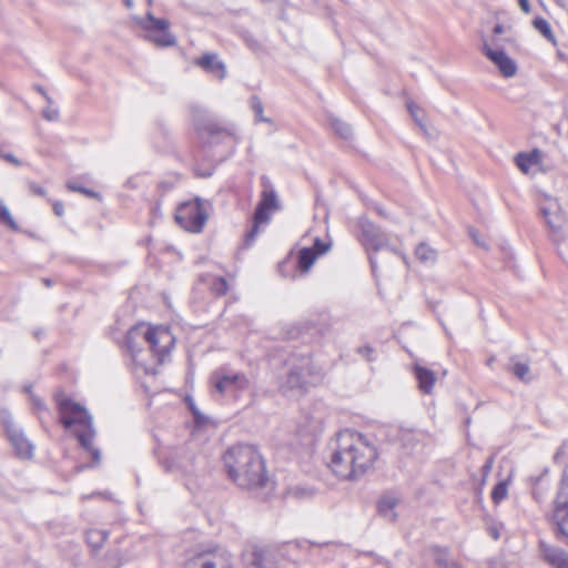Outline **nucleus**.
Instances as JSON below:
<instances>
[{
  "mask_svg": "<svg viewBox=\"0 0 568 568\" xmlns=\"http://www.w3.org/2000/svg\"><path fill=\"white\" fill-rule=\"evenodd\" d=\"M377 456L376 446L366 436L344 429L337 434L329 466L337 477L355 480L373 466Z\"/></svg>",
  "mask_w": 568,
  "mask_h": 568,
  "instance_id": "1",
  "label": "nucleus"
},
{
  "mask_svg": "<svg viewBox=\"0 0 568 568\" xmlns=\"http://www.w3.org/2000/svg\"><path fill=\"white\" fill-rule=\"evenodd\" d=\"M230 479L242 489H254L267 483L265 465L260 453L250 445H235L223 456Z\"/></svg>",
  "mask_w": 568,
  "mask_h": 568,
  "instance_id": "2",
  "label": "nucleus"
},
{
  "mask_svg": "<svg viewBox=\"0 0 568 568\" xmlns=\"http://www.w3.org/2000/svg\"><path fill=\"white\" fill-rule=\"evenodd\" d=\"M54 400L61 424L67 429L78 426L74 435L80 445L91 454L94 464L98 465L101 462V452L93 447L95 429L93 428L92 416L82 405L69 398L63 392H57Z\"/></svg>",
  "mask_w": 568,
  "mask_h": 568,
  "instance_id": "3",
  "label": "nucleus"
},
{
  "mask_svg": "<svg viewBox=\"0 0 568 568\" xmlns=\"http://www.w3.org/2000/svg\"><path fill=\"white\" fill-rule=\"evenodd\" d=\"M54 400L61 424L67 429L78 426L74 435L80 445L91 454L94 464L98 465L101 462V452L93 447L95 429L93 428L92 416L82 405L69 398L63 392H57Z\"/></svg>",
  "mask_w": 568,
  "mask_h": 568,
  "instance_id": "4",
  "label": "nucleus"
},
{
  "mask_svg": "<svg viewBox=\"0 0 568 568\" xmlns=\"http://www.w3.org/2000/svg\"><path fill=\"white\" fill-rule=\"evenodd\" d=\"M142 338L149 344L150 351L156 358L159 364L165 361L175 344V337L169 327L165 326H145L144 324L132 327L126 334V346L131 353L132 359L138 368H141L145 374H153L154 368L148 367L139 361V349L136 341Z\"/></svg>",
  "mask_w": 568,
  "mask_h": 568,
  "instance_id": "5",
  "label": "nucleus"
},
{
  "mask_svg": "<svg viewBox=\"0 0 568 568\" xmlns=\"http://www.w3.org/2000/svg\"><path fill=\"white\" fill-rule=\"evenodd\" d=\"M287 371L281 383V390L291 393H304L315 386L322 379L320 372L313 365V361L306 355H292L286 361Z\"/></svg>",
  "mask_w": 568,
  "mask_h": 568,
  "instance_id": "6",
  "label": "nucleus"
},
{
  "mask_svg": "<svg viewBox=\"0 0 568 568\" xmlns=\"http://www.w3.org/2000/svg\"><path fill=\"white\" fill-rule=\"evenodd\" d=\"M214 392L222 396L237 399L252 387V382L243 372L220 367L210 375Z\"/></svg>",
  "mask_w": 568,
  "mask_h": 568,
  "instance_id": "7",
  "label": "nucleus"
},
{
  "mask_svg": "<svg viewBox=\"0 0 568 568\" xmlns=\"http://www.w3.org/2000/svg\"><path fill=\"white\" fill-rule=\"evenodd\" d=\"M263 191L261 200L256 206L253 216V226L246 234L247 243L252 242L258 233V226L271 221L272 213L281 209V204L275 190L266 176L262 178Z\"/></svg>",
  "mask_w": 568,
  "mask_h": 568,
  "instance_id": "8",
  "label": "nucleus"
},
{
  "mask_svg": "<svg viewBox=\"0 0 568 568\" xmlns=\"http://www.w3.org/2000/svg\"><path fill=\"white\" fill-rule=\"evenodd\" d=\"M207 217L205 204L199 197L181 203L175 212L176 223L191 233L202 232Z\"/></svg>",
  "mask_w": 568,
  "mask_h": 568,
  "instance_id": "9",
  "label": "nucleus"
},
{
  "mask_svg": "<svg viewBox=\"0 0 568 568\" xmlns=\"http://www.w3.org/2000/svg\"><path fill=\"white\" fill-rule=\"evenodd\" d=\"M135 21L145 31V38L155 45L171 47L176 43L175 37L169 31V20L155 18L148 12L145 18H138Z\"/></svg>",
  "mask_w": 568,
  "mask_h": 568,
  "instance_id": "10",
  "label": "nucleus"
},
{
  "mask_svg": "<svg viewBox=\"0 0 568 568\" xmlns=\"http://www.w3.org/2000/svg\"><path fill=\"white\" fill-rule=\"evenodd\" d=\"M185 568H233V556L222 547L202 550L186 560Z\"/></svg>",
  "mask_w": 568,
  "mask_h": 568,
  "instance_id": "11",
  "label": "nucleus"
},
{
  "mask_svg": "<svg viewBox=\"0 0 568 568\" xmlns=\"http://www.w3.org/2000/svg\"><path fill=\"white\" fill-rule=\"evenodd\" d=\"M550 520L558 534L568 540V474L565 471L561 486L554 501Z\"/></svg>",
  "mask_w": 568,
  "mask_h": 568,
  "instance_id": "12",
  "label": "nucleus"
},
{
  "mask_svg": "<svg viewBox=\"0 0 568 568\" xmlns=\"http://www.w3.org/2000/svg\"><path fill=\"white\" fill-rule=\"evenodd\" d=\"M361 242L367 251L377 252L389 244L387 235L368 220L359 221Z\"/></svg>",
  "mask_w": 568,
  "mask_h": 568,
  "instance_id": "13",
  "label": "nucleus"
},
{
  "mask_svg": "<svg viewBox=\"0 0 568 568\" xmlns=\"http://www.w3.org/2000/svg\"><path fill=\"white\" fill-rule=\"evenodd\" d=\"M540 212L546 220V224L556 237V241L562 240L561 229L565 217L559 203L556 200H549L541 206Z\"/></svg>",
  "mask_w": 568,
  "mask_h": 568,
  "instance_id": "14",
  "label": "nucleus"
},
{
  "mask_svg": "<svg viewBox=\"0 0 568 568\" xmlns=\"http://www.w3.org/2000/svg\"><path fill=\"white\" fill-rule=\"evenodd\" d=\"M4 426L9 440L12 444L17 455L21 458H31L33 453V445L24 436L23 432L19 429L12 420H6Z\"/></svg>",
  "mask_w": 568,
  "mask_h": 568,
  "instance_id": "15",
  "label": "nucleus"
},
{
  "mask_svg": "<svg viewBox=\"0 0 568 568\" xmlns=\"http://www.w3.org/2000/svg\"><path fill=\"white\" fill-rule=\"evenodd\" d=\"M483 52L499 69L500 73L506 78H511L517 72V65L503 50H494L488 44H484Z\"/></svg>",
  "mask_w": 568,
  "mask_h": 568,
  "instance_id": "16",
  "label": "nucleus"
},
{
  "mask_svg": "<svg viewBox=\"0 0 568 568\" xmlns=\"http://www.w3.org/2000/svg\"><path fill=\"white\" fill-rule=\"evenodd\" d=\"M247 568H276L274 552L264 547H253L250 554L245 555Z\"/></svg>",
  "mask_w": 568,
  "mask_h": 568,
  "instance_id": "17",
  "label": "nucleus"
},
{
  "mask_svg": "<svg viewBox=\"0 0 568 568\" xmlns=\"http://www.w3.org/2000/svg\"><path fill=\"white\" fill-rule=\"evenodd\" d=\"M329 245L321 239H316L313 247H303L298 252L297 266L302 272H307L314 264L317 256L324 254Z\"/></svg>",
  "mask_w": 568,
  "mask_h": 568,
  "instance_id": "18",
  "label": "nucleus"
},
{
  "mask_svg": "<svg viewBox=\"0 0 568 568\" xmlns=\"http://www.w3.org/2000/svg\"><path fill=\"white\" fill-rule=\"evenodd\" d=\"M196 65L204 71L212 73L219 80H223L226 75V68L222 61L217 59L215 53H205L195 61Z\"/></svg>",
  "mask_w": 568,
  "mask_h": 568,
  "instance_id": "19",
  "label": "nucleus"
},
{
  "mask_svg": "<svg viewBox=\"0 0 568 568\" xmlns=\"http://www.w3.org/2000/svg\"><path fill=\"white\" fill-rule=\"evenodd\" d=\"M415 377L418 382V388L424 394H430L436 382L435 373L426 367L415 364L414 366Z\"/></svg>",
  "mask_w": 568,
  "mask_h": 568,
  "instance_id": "20",
  "label": "nucleus"
},
{
  "mask_svg": "<svg viewBox=\"0 0 568 568\" xmlns=\"http://www.w3.org/2000/svg\"><path fill=\"white\" fill-rule=\"evenodd\" d=\"M545 560L554 568H568V552L558 547L542 549Z\"/></svg>",
  "mask_w": 568,
  "mask_h": 568,
  "instance_id": "21",
  "label": "nucleus"
},
{
  "mask_svg": "<svg viewBox=\"0 0 568 568\" xmlns=\"http://www.w3.org/2000/svg\"><path fill=\"white\" fill-rule=\"evenodd\" d=\"M195 128L199 131L201 138L203 139L205 135H207L209 138H214L215 135L226 133V130L212 119H206L203 121L201 119H195Z\"/></svg>",
  "mask_w": 568,
  "mask_h": 568,
  "instance_id": "22",
  "label": "nucleus"
},
{
  "mask_svg": "<svg viewBox=\"0 0 568 568\" xmlns=\"http://www.w3.org/2000/svg\"><path fill=\"white\" fill-rule=\"evenodd\" d=\"M399 499L393 495H386L381 498L378 501V513L387 520L395 521L397 515L395 511L396 506L398 505Z\"/></svg>",
  "mask_w": 568,
  "mask_h": 568,
  "instance_id": "23",
  "label": "nucleus"
},
{
  "mask_svg": "<svg viewBox=\"0 0 568 568\" xmlns=\"http://www.w3.org/2000/svg\"><path fill=\"white\" fill-rule=\"evenodd\" d=\"M434 561L438 568H460L459 565L449 557L446 548H433Z\"/></svg>",
  "mask_w": 568,
  "mask_h": 568,
  "instance_id": "24",
  "label": "nucleus"
},
{
  "mask_svg": "<svg viewBox=\"0 0 568 568\" xmlns=\"http://www.w3.org/2000/svg\"><path fill=\"white\" fill-rule=\"evenodd\" d=\"M539 159V152L537 150L530 153H519L515 161L519 170L524 173H528L534 164H537Z\"/></svg>",
  "mask_w": 568,
  "mask_h": 568,
  "instance_id": "25",
  "label": "nucleus"
},
{
  "mask_svg": "<svg viewBox=\"0 0 568 568\" xmlns=\"http://www.w3.org/2000/svg\"><path fill=\"white\" fill-rule=\"evenodd\" d=\"M85 536L88 545L92 549L98 550L103 546L108 539L109 534L102 529H89Z\"/></svg>",
  "mask_w": 568,
  "mask_h": 568,
  "instance_id": "26",
  "label": "nucleus"
},
{
  "mask_svg": "<svg viewBox=\"0 0 568 568\" xmlns=\"http://www.w3.org/2000/svg\"><path fill=\"white\" fill-rule=\"evenodd\" d=\"M415 255L423 263H435L437 260V252L426 243L417 245Z\"/></svg>",
  "mask_w": 568,
  "mask_h": 568,
  "instance_id": "27",
  "label": "nucleus"
},
{
  "mask_svg": "<svg viewBox=\"0 0 568 568\" xmlns=\"http://www.w3.org/2000/svg\"><path fill=\"white\" fill-rule=\"evenodd\" d=\"M323 429V418L321 416H312L302 424L300 432L305 435H315Z\"/></svg>",
  "mask_w": 568,
  "mask_h": 568,
  "instance_id": "28",
  "label": "nucleus"
},
{
  "mask_svg": "<svg viewBox=\"0 0 568 568\" xmlns=\"http://www.w3.org/2000/svg\"><path fill=\"white\" fill-rule=\"evenodd\" d=\"M535 29L539 31L548 41L556 44V38L551 31L548 21L544 18H536L532 22Z\"/></svg>",
  "mask_w": 568,
  "mask_h": 568,
  "instance_id": "29",
  "label": "nucleus"
},
{
  "mask_svg": "<svg viewBox=\"0 0 568 568\" xmlns=\"http://www.w3.org/2000/svg\"><path fill=\"white\" fill-rule=\"evenodd\" d=\"M331 128L334 132L339 135L342 139H349L352 136V128L346 122L341 121L339 119H332L329 121Z\"/></svg>",
  "mask_w": 568,
  "mask_h": 568,
  "instance_id": "30",
  "label": "nucleus"
},
{
  "mask_svg": "<svg viewBox=\"0 0 568 568\" xmlns=\"http://www.w3.org/2000/svg\"><path fill=\"white\" fill-rule=\"evenodd\" d=\"M0 224L6 225L12 231H18L19 226L12 217L10 211L4 205V203L0 200Z\"/></svg>",
  "mask_w": 568,
  "mask_h": 568,
  "instance_id": "31",
  "label": "nucleus"
},
{
  "mask_svg": "<svg viewBox=\"0 0 568 568\" xmlns=\"http://www.w3.org/2000/svg\"><path fill=\"white\" fill-rule=\"evenodd\" d=\"M251 108L254 112V118H255L256 122H270L271 121L268 118H265L263 115L264 108H263V103L258 97L254 95L251 98Z\"/></svg>",
  "mask_w": 568,
  "mask_h": 568,
  "instance_id": "32",
  "label": "nucleus"
},
{
  "mask_svg": "<svg viewBox=\"0 0 568 568\" xmlns=\"http://www.w3.org/2000/svg\"><path fill=\"white\" fill-rule=\"evenodd\" d=\"M511 372L520 381L528 382V374L530 372L529 365L527 363L515 362L511 367Z\"/></svg>",
  "mask_w": 568,
  "mask_h": 568,
  "instance_id": "33",
  "label": "nucleus"
},
{
  "mask_svg": "<svg viewBox=\"0 0 568 568\" xmlns=\"http://www.w3.org/2000/svg\"><path fill=\"white\" fill-rule=\"evenodd\" d=\"M229 290V285H227V282L224 277H214L212 283H211V291L217 295V296H222L224 294H226Z\"/></svg>",
  "mask_w": 568,
  "mask_h": 568,
  "instance_id": "34",
  "label": "nucleus"
},
{
  "mask_svg": "<svg viewBox=\"0 0 568 568\" xmlns=\"http://www.w3.org/2000/svg\"><path fill=\"white\" fill-rule=\"evenodd\" d=\"M508 487L506 481L498 483L493 491H491V498L495 504H499L501 500H504L507 496Z\"/></svg>",
  "mask_w": 568,
  "mask_h": 568,
  "instance_id": "35",
  "label": "nucleus"
},
{
  "mask_svg": "<svg viewBox=\"0 0 568 568\" xmlns=\"http://www.w3.org/2000/svg\"><path fill=\"white\" fill-rule=\"evenodd\" d=\"M67 187H68L69 190H71V191L80 192V193L85 194V195L91 196V197H95V196H98V194H97L94 191H91V190H89V189H87V187H83V186H81V185H78V184H77V183H74V182H69V183L67 184Z\"/></svg>",
  "mask_w": 568,
  "mask_h": 568,
  "instance_id": "36",
  "label": "nucleus"
},
{
  "mask_svg": "<svg viewBox=\"0 0 568 568\" xmlns=\"http://www.w3.org/2000/svg\"><path fill=\"white\" fill-rule=\"evenodd\" d=\"M166 469L169 471L174 470L175 468H186V465L179 460L178 456H172L169 459H166Z\"/></svg>",
  "mask_w": 568,
  "mask_h": 568,
  "instance_id": "37",
  "label": "nucleus"
},
{
  "mask_svg": "<svg viewBox=\"0 0 568 568\" xmlns=\"http://www.w3.org/2000/svg\"><path fill=\"white\" fill-rule=\"evenodd\" d=\"M407 109H408V111H409L410 115L413 116V119L415 120V122H416V123H417L422 129H424V125H423V123H422V119H420V116H419V108H418L415 103L410 102V103H408V104H407Z\"/></svg>",
  "mask_w": 568,
  "mask_h": 568,
  "instance_id": "38",
  "label": "nucleus"
},
{
  "mask_svg": "<svg viewBox=\"0 0 568 568\" xmlns=\"http://www.w3.org/2000/svg\"><path fill=\"white\" fill-rule=\"evenodd\" d=\"M42 115L48 121H57L59 119V111L57 109L47 108L43 110Z\"/></svg>",
  "mask_w": 568,
  "mask_h": 568,
  "instance_id": "39",
  "label": "nucleus"
},
{
  "mask_svg": "<svg viewBox=\"0 0 568 568\" xmlns=\"http://www.w3.org/2000/svg\"><path fill=\"white\" fill-rule=\"evenodd\" d=\"M29 190L34 195H39V196L45 195V190L34 182L29 183Z\"/></svg>",
  "mask_w": 568,
  "mask_h": 568,
  "instance_id": "40",
  "label": "nucleus"
},
{
  "mask_svg": "<svg viewBox=\"0 0 568 568\" xmlns=\"http://www.w3.org/2000/svg\"><path fill=\"white\" fill-rule=\"evenodd\" d=\"M357 352L363 357H365L367 361H372V354H373L374 349L371 346H368V345L361 346L357 349Z\"/></svg>",
  "mask_w": 568,
  "mask_h": 568,
  "instance_id": "41",
  "label": "nucleus"
},
{
  "mask_svg": "<svg viewBox=\"0 0 568 568\" xmlns=\"http://www.w3.org/2000/svg\"><path fill=\"white\" fill-rule=\"evenodd\" d=\"M30 399H31L32 406L37 410H44L45 409L44 403L39 397H37L36 395L31 394Z\"/></svg>",
  "mask_w": 568,
  "mask_h": 568,
  "instance_id": "42",
  "label": "nucleus"
},
{
  "mask_svg": "<svg viewBox=\"0 0 568 568\" xmlns=\"http://www.w3.org/2000/svg\"><path fill=\"white\" fill-rule=\"evenodd\" d=\"M53 211H54L55 215L62 216L63 213H64V205H63V203L59 202V201H55L53 203Z\"/></svg>",
  "mask_w": 568,
  "mask_h": 568,
  "instance_id": "43",
  "label": "nucleus"
},
{
  "mask_svg": "<svg viewBox=\"0 0 568 568\" xmlns=\"http://www.w3.org/2000/svg\"><path fill=\"white\" fill-rule=\"evenodd\" d=\"M3 159L17 166L21 165V161L11 153H4Z\"/></svg>",
  "mask_w": 568,
  "mask_h": 568,
  "instance_id": "44",
  "label": "nucleus"
},
{
  "mask_svg": "<svg viewBox=\"0 0 568 568\" xmlns=\"http://www.w3.org/2000/svg\"><path fill=\"white\" fill-rule=\"evenodd\" d=\"M518 3L520 6V9L525 12V13H529L530 12V4H529V0H518Z\"/></svg>",
  "mask_w": 568,
  "mask_h": 568,
  "instance_id": "45",
  "label": "nucleus"
},
{
  "mask_svg": "<svg viewBox=\"0 0 568 568\" xmlns=\"http://www.w3.org/2000/svg\"><path fill=\"white\" fill-rule=\"evenodd\" d=\"M493 462H494V458L490 457L487 459V462L485 463V465L483 466V470L484 473H488L490 469H491V466H493Z\"/></svg>",
  "mask_w": 568,
  "mask_h": 568,
  "instance_id": "46",
  "label": "nucleus"
},
{
  "mask_svg": "<svg viewBox=\"0 0 568 568\" xmlns=\"http://www.w3.org/2000/svg\"><path fill=\"white\" fill-rule=\"evenodd\" d=\"M190 408H191V410H192V413L194 415L195 420H199L200 419V413L196 410V408L192 404L190 405Z\"/></svg>",
  "mask_w": 568,
  "mask_h": 568,
  "instance_id": "47",
  "label": "nucleus"
},
{
  "mask_svg": "<svg viewBox=\"0 0 568 568\" xmlns=\"http://www.w3.org/2000/svg\"><path fill=\"white\" fill-rule=\"evenodd\" d=\"M38 91L48 100V102H51V98L47 94V92L39 88Z\"/></svg>",
  "mask_w": 568,
  "mask_h": 568,
  "instance_id": "48",
  "label": "nucleus"
},
{
  "mask_svg": "<svg viewBox=\"0 0 568 568\" xmlns=\"http://www.w3.org/2000/svg\"><path fill=\"white\" fill-rule=\"evenodd\" d=\"M504 29H503V26L500 24H497L495 28H494V32L499 34V33H503Z\"/></svg>",
  "mask_w": 568,
  "mask_h": 568,
  "instance_id": "49",
  "label": "nucleus"
},
{
  "mask_svg": "<svg viewBox=\"0 0 568 568\" xmlns=\"http://www.w3.org/2000/svg\"><path fill=\"white\" fill-rule=\"evenodd\" d=\"M369 263H371L372 270H373V271H375V268H376V262H375V260L373 258V256H372V255H369Z\"/></svg>",
  "mask_w": 568,
  "mask_h": 568,
  "instance_id": "50",
  "label": "nucleus"
},
{
  "mask_svg": "<svg viewBox=\"0 0 568 568\" xmlns=\"http://www.w3.org/2000/svg\"><path fill=\"white\" fill-rule=\"evenodd\" d=\"M124 4H125L128 8H132V7H133V1H132V0H124Z\"/></svg>",
  "mask_w": 568,
  "mask_h": 568,
  "instance_id": "51",
  "label": "nucleus"
},
{
  "mask_svg": "<svg viewBox=\"0 0 568 568\" xmlns=\"http://www.w3.org/2000/svg\"><path fill=\"white\" fill-rule=\"evenodd\" d=\"M43 283L47 285V286H51L52 285V282L50 278H43Z\"/></svg>",
  "mask_w": 568,
  "mask_h": 568,
  "instance_id": "52",
  "label": "nucleus"
},
{
  "mask_svg": "<svg viewBox=\"0 0 568 568\" xmlns=\"http://www.w3.org/2000/svg\"><path fill=\"white\" fill-rule=\"evenodd\" d=\"M469 234L474 240H476V233L473 230L469 232Z\"/></svg>",
  "mask_w": 568,
  "mask_h": 568,
  "instance_id": "53",
  "label": "nucleus"
},
{
  "mask_svg": "<svg viewBox=\"0 0 568 568\" xmlns=\"http://www.w3.org/2000/svg\"><path fill=\"white\" fill-rule=\"evenodd\" d=\"M478 245H483V243L479 241V236L476 235V240H474Z\"/></svg>",
  "mask_w": 568,
  "mask_h": 568,
  "instance_id": "54",
  "label": "nucleus"
},
{
  "mask_svg": "<svg viewBox=\"0 0 568 568\" xmlns=\"http://www.w3.org/2000/svg\"><path fill=\"white\" fill-rule=\"evenodd\" d=\"M493 536H494L495 539H497L498 538V532L497 531H493Z\"/></svg>",
  "mask_w": 568,
  "mask_h": 568,
  "instance_id": "55",
  "label": "nucleus"
},
{
  "mask_svg": "<svg viewBox=\"0 0 568 568\" xmlns=\"http://www.w3.org/2000/svg\"><path fill=\"white\" fill-rule=\"evenodd\" d=\"M24 390H26L27 393H31V387H30V386H28V387H26V388H24Z\"/></svg>",
  "mask_w": 568,
  "mask_h": 568,
  "instance_id": "56",
  "label": "nucleus"
}]
</instances>
